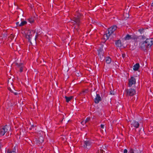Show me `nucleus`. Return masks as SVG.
<instances>
[{"mask_svg":"<svg viewBox=\"0 0 153 153\" xmlns=\"http://www.w3.org/2000/svg\"><path fill=\"white\" fill-rule=\"evenodd\" d=\"M138 39V37L136 35H130L129 34L126 35V36L124 38V39L126 40L132 39L135 41H137Z\"/></svg>","mask_w":153,"mask_h":153,"instance_id":"f03ea898","label":"nucleus"},{"mask_svg":"<svg viewBox=\"0 0 153 153\" xmlns=\"http://www.w3.org/2000/svg\"><path fill=\"white\" fill-rule=\"evenodd\" d=\"M110 94H113L114 95L115 94V92L114 91H110Z\"/></svg>","mask_w":153,"mask_h":153,"instance_id":"c85d7f7f","label":"nucleus"},{"mask_svg":"<svg viewBox=\"0 0 153 153\" xmlns=\"http://www.w3.org/2000/svg\"><path fill=\"white\" fill-rule=\"evenodd\" d=\"M122 57H123V58H124L126 56V54H123L122 55Z\"/></svg>","mask_w":153,"mask_h":153,"instance_id":"c9c22d12","label":"nucleus"},{"mask_svg":"<svg viewBox=\"0 0 153 153\" xmlns=\"http://www.w3.org/2000/svg\"><path fill=\"white\" fill-rule=\"evenodd\" d=\"M27 24V22L25 21H21L19 24V26H22Z\"/></svg>","mask_w":153,"mask_h":153,"instance_id":"aec40b11","label":"nucleus"},{"mask_svg":"<svg viewBox=\"0 0 153 153\" xmlns=\"http://www.w3.org/2000/svg\"><path fill=\"white\" fill-rule=\"evenodd\" d=\"M111 62V59L109 57H107L106 58V62L108 64H109Z\"/></svg>","mask_w":153,"mask_h":153,"instance_id":"6ab92c4d","label":"nucleus"},{"mask_svg":"<svg viewBox=\"0 0 153 153\" xmlns=\"http://www.w3.org/2000/svg\"><path fill=\"white\" fill-rule=\"evenodd\" d=\"M98 55L99 56H100L101 57L102 56V57L103 56V50L101 49H99L98 51Z\"/></svg>","mask_w":153,"mask_h":153,"instance_id":"dca6fc26","label":"nucleus"},{"mask_svg":"<svg viewBox=\"0 0 153 153\" xmlns=\"http://www.w3.org/2000/svg\"><path fill=\"white\" fill-rule=\"evenodd\" d=\"M8 126L7 125L3 126L0 129V137L4 135L8 130Z\"/></svg>","mask_w":153,"mask_h":153,"instance_id":"7ed1b4c3","label":"nucleus"},{"mask_svg":"<svg viewBox=\"0 0 153 153\" xmlns=\"http://www.w3.org/2000/svg\"><path fill=\"white\" fill-rule=\"evenodd\" d=\"M91 143L89 141H84V144L83 145V147L85 149L89 148L91 145Z\"/></svg>","mask_w":153,"mask_h":153,"instance_id":"6e6552de","label":"nucleus"},{"mask_svg":"<svg viewBox=\"0 0 153 153\" xmlns=\"http://www.w3.org/2000/svg\"><path fill=\"white\" fill-rule=\"evenodd\" d=\"M16 64L17 67H20V72H22L23 71V64L22 63H16Z\"/></svg>","mask_w":153,"mask_h":153,"instance_id":"4468645a","label":"nucleus"},{"mask_svg":"<svg viewBox=\"0 0 153 153\" xmlns=\"http://www.w3.org/2000/svg\"><path fill=\"white\" fill-rule=\"evenodd\" d=\"M7 153H16L14 151H11V152H9L8 151L7 152Z\"/></svg>","mask_w":153,"mask_h":153,"instance_id":"7c9ffc66","label":"nucleus"},{"mask_svg":"<svg viewBox=\"0 0 153 153\" xmlns=\"http://www.w3.org/2000/svg\"><path fill=\"white\" fill-rule=\"evenodd\" d=\"M65 97L66 99V102H68L73 98V97L70 96L69 97H67L65 96Z\"/></svg>","mask_w":153,"mask_h":153,"instance_id":"a211bd4d","label":"nucleus"},{"mask_svg":"<svg viewBox=\"0 0 153 153\" xmlns=\"http://www.w3.org/2000/svg\"><path fill=\"white\" fill-rule=\"evenodd\" d=\"M140 67V65L139 63H137L134 65L133 69L134 71H137L138 70Z\"/></svg>","mask_w":153,"mask_h":153,"instance_id":"2eb2a0df","label":"nucleus"},{"mask_svg":"<svg viewBox=\"0 0 153 153\" xmlns=\"http://www.w3.org/2000/svg\"><path fill=\"white\" fill-rule=\"evenodd\" d=\"M131 125L132 126H134L136 128H139L140 125L139 123L135 121H133L132 122Z\"/></svg>","mask_w":153,"mask_h":153,"instance_id":"f8f14e48","label":"nucleus"},{"mask_svg":"<svg viewBox=\"0 0 153 153\" xmlns=\"http://www.w3.org/2000/svg\"><path fill=\"white\" fill-rule=\"evenodd\" d=\"M44 140V138L42 136H41L39 137V143H42Z\"/></svg>","mask_w":153,"mask_h":153,"instance_id":"412c9836","label":"nucleus"},{"mask_svg":"<svg viewBox=\"0 0 153 153\" xmlns=\"http://www.w3.org/2000/svg\"><path fill=\"white\" fill-rule=\"evenodd\" d=\"M117 28V27L115 25H113L108 28V34L111 35L116 30Z\"/></svg>","mask_w":153,"mask_h":153,"instance_id":"39448f33","label":"nucleus"},{"mask_svg":"<svg viewBox=\"0 0 153 153\" xmlns=\"http://www.w3.org/2000/svg\"><path fill=\"white\" fill-rule=\"evenodd\" d=\"M138 31L140 33H142L144 32V29L143 28H142L140 29H139L138 30Z\"/></svg>","mask_w":153,"mask_h":153,"instance_id":"5701e85b","label":"nucleus"},{"mask_svg":"<svg viewBox=\"0 0 153 153\" xmlns=\"http://www.w3.org/2000/svg\"><path fill=\"white\" fill-rule=\"evenodd\" d=\"M35 32V31L32 30V31L29 30L27 33V35L26 36V37L28 39L29 41H30L31 38L32 37L31 34H30L31 33H34Z\"/></svg>","mask_w":153,"mask_h":153,"instance_id":"9b49d317","label":"nucleus"},{"mask_svg":"<svg viewBox=\"0 0 153 153\" xmlns=\"http://www.w3.org/2000/svg\"><path fill=\"white\" fill-rule=\"evenodd\" d=\"M115 45L117 47H121L122 46V44L120 40H118L115 41Z\"/></svg>","mask_w":153,"mask_h":153,"instance_id":"ddd939ff","label":"nucleus"},{"mask_svg":"<svg viewBox=\"0 0 153 153\" xmlns=\"http://www.w3.org/2000/svg\"><path fill=\"white\" fill-rule=\"evenodd\" d=\"M126 93L127 96H133L135 93V91L134 89H127L126 91Z\"/></svg>","mask_w":153,"mask_h":153,"instance_id":"20e7f679","label":"nucleus"},{"mask_svg":"<svg viewBox=\"0 0 153 153\" xmlns=\"http://www.w3.org/2000/svg\"><path fill=\"white\" fill-rule=\"evenodd\" d=\"M145 42L146 44H147V45L148 47L150 48L153 44V39H147Z\"/></svg>","mask_w":153,"mask_h":153,"instance_id":"0eeeda50","label":"nucleus"},{"mask_svg":"<svg viewBox=\"0 0 153 153\" xmlns=\"http://www.w3.org/2000/svg\"><path fill=\"white\" fill-rule=\"evenodd\" d=\"M136 81L135 79L133 77H131V79L129 80L128 85L131 87L133 84L135 83Z\"/></svg>","mask_w":153,"mask_h":153,"instance_id":"1a4fd4ad","label":"nucleus"},{"mask_svg":"<svg viewBox=\"0 0 153 153\" xmlns=\"http://www.w3.org/2000/svg\"><path fill=\"white\" fill-rule=\"evenodd\" d=\"M127 150L126 149H125L123 153H127Z\"/></svg>","mask_w":153,"mask_h":153,"instance_id":"473e14b6","label":"nucleus"},{"mask_svg":"<svg viewBox=\"0 0 153 153\" xmlns=\"http://www.w3.org/2000/svg\"><path fill=\"white\" fill-rule=\"evenodd\" d=\"M101 128H104L105 125L104 124H101L100 126Z\"/></svg>","mask_w":153,"mask_h":153,"instance_id":"c756f323","label":"nucleus"},{"mask_svg":"<svg viewBox=\"0 0 153 153\" xmlns=\"http://www.w3.org/2000/svg\"><path fill=\"white\" fill-rule=\"evenodd\" d=\"M147 45V44H146L145 42H141L140 44V48L141 49L144 51H146V49L149 48Z\"/></svg>","mask_w":153,"mask_h":153,"instance_id":"423d86ee","label":"nucleus"},{"mask_svg":"<svg viewBox=\"0 0 153 153\" xmlns=\"http://www.w3.org/2000/svg\"><path fill=\"white\" fill-rule=\"evenodd\" d=\"M81 123L83 125H84L86 123H85V121L84 120H83L81 122Z\"/></svg>","mask_w":153,"mask_h":153,"instance_id":"2f4dec72","label":"nucleus"},{"mask_svg":"<svg viewBox=\"0 0 153 153\" xmlns=\"http://www.w3.org/2000/svg\"><path fill=\"white\" fill-rule=\"evenodd\" d=\"M20 23L19 22H16V24L17 25H19V24H20Z\"/></svg>","mask_w":153,"mask_h":153,"instance_id":"f704fd0d","label":"nucleus"},{"mask_svg":"<svg viewBox=\"0 0 153 153\" xmlns=\"http://www.w3.org/2000/svg\"><path fill=\"white\" fill-rule=\"evenodd\" d=\"M28 21L30 23H33L34 22V19L32 18H30L28 19Z\"/></svg>","mask_w":153,"mask_h":153,"instance_id":"4be33fe9","label":"nucleus"},{"mask_svg":"<svg viewBox=\"0 0 153 153\" xmlns=\"http://www.w3.org/2000/svg\"><path fill=\"white\" fill-rule=\"evenodd\" d=\"M135 153H141V151L140 150H134Z\"/></svg>","mask_w":153,"mask_h":153,"instance_id":"bb28decb","label":"nucleus"},{"mask_svg":"<svg viewBox=\"0 0 153 153\" xmlns=\"http://www.w3.org/2000/svg\"><path fill=\"white\" fill-rule=\"evenodd\" d=\"M8 89L11 92H14V91H16L14 89L13 90H12L10 87L8 88Z\"/></svg>","mask_w":153,"mask_h":153,"instance_id":"a878e982","label":"nucleus"},{"mask_svg":"<svg viewBox=\"0 0 153 153\" xmlns=\"http://www.w3.org/2000/svg\"><path fill=\"white\" fill-rule=\"evenodd\" d=\"M37 36H36L35 39H36V38H37Z\"/></svg>","mask_w":153,"mask_h":153,"instance_id":"e433bc0d","label":"nucleus"},{"mask_svg":"<svg viewBox=\"0 0 153 153\" xmlns=\"http://www.w3.org/2000/svg\"><path fill=\"white\" fill-rule=\"evenodd\" d=\"M111 35L108 34V33H106L104 34L103 36V38L107 40L108 38Z\"/></svg>","mask_w":153,"mask_h":153,"instance_id":"f3484780","label":"nucleus"},{"mask_svg":"<svg viewBox=\"0 0 153 153\" xmlns=\"http://www.w3.org/2000/svg\"><path fill=\"white\" fill-rule=\"evenodd\" d=\"M129 152H130V153H135L134 151V150L132 149H130Z\"/></svg>","mask_w":153,"mask_h":153,"instance_id":"cd10ccee","label":"nucleus"},{"mask_svg":"<svg viewBox=\"0 0 153 153\" xmlns=\"http://www.w3.org/2000/svg\"><path fill=\"white\" fill-rule=\"evenodd\" d=\"M138 37V39H139V38H140V39L141 38L143 39H145L146 38V37L145 36H140Z\"/></svg>","mask_w":153,"mask_h":153,"instance_id":"393cba45","label":"nucleus"},{"mask_svg":"<svg viewBox=\"0 0 153 153\" xmlns=\"http://www.w3.org/2000/svg\"><path fill=\"white\" fill-rule=\"evenodd\" d=\"M80 13H79V12H77L76 15V17H74L72 21L73 22H71L73 23H74V24H76L78 26H79V23L80 22Z\"/></svg>","mask_w":153,"mask_h":153,"instance_id":"f257e3e1","label":"nucleus"},{"mask_svg":"<svg viewBox=\"0 0 153 153\" xmlns=\"http://www.w3.org/2000/svg\"><path fill=\"white\" fill-rule=\"evenodd\" d=\"M14 91H14V92H13V93L15 95H17V94H18L17 92H15Z\"/></svg>","mask_w":153,"mask_h":153,"instance_id":"72a5a7b5","label":"nucleus"},{"mask_svg":"<svg viewBox=\"0 0 153 153\" xmlns=\"http://www.w3.org/2000/svg\"><path fill=\"white\" fill-rule=\"evenodd\" d=\"M90 120V117H87L86 120H85V123H86L88 122Z\"/></svg>","mask_w":153,"mask_h":153,"instance_id":"b1692460","label":"nucleus"},{"mask_svg":"<svg viewBox=\"0 0 153 153\" xmlns=\"http://www.w3.org/2000/svg\"><path fill=\"white\" fill-rule=\"evenodd\" d=\"M101 100V98L100 95L98 94H96V96L94 99V102L96 103H98Z\"/></svg>","mask_w":153,"mask_h":153,"instance_id":"9d476101","label":"nucleus"}]
</instances>
